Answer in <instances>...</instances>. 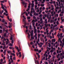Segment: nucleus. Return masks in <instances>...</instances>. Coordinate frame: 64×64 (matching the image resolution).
<instances>
[{
  "instance_id": "obj_42",
  "label": "nucleus",
  "mask_w": 64,
  "mask_h": 64,
  "mask_svg": "<svg viewBox=\"0 0 64 64\" xmlns=\"http://www.w3.org/2000/svg\"><path fill=\"white\" fill-rule=\"evenodd\" d=\"M0 18H3V16H1V15H0Z\"/></svg>"
},
{
  "instance_id": "obj_54",
  "label": "nucleus",
  "mask_w": 64,
  "mask_h": 64,
  "mask_svg": "<svg viewBox=\"0 0 64 64\" xmlns=\"http://www.w3.org/2000/svg\"><path fill=\"white\" fill-rule=\"evenodd\" d=\"M10 58V56H8L7 57V58L8 59H9Z\"/></svg>"
},
{
  "instance_id": "obj_62",
  "label": "nucleus",
  "mask_w": 64,
  "mask_h": 64,
  "mask_svg": "<svg viewBox=\"0 0 64 64\" xmlns=\"http://www.w3.org/2000/svg\"><path fill=\"white\" fill-rule=\"evenodd\" d=\"M13 60H16V57H14L13 58Z\"/></svg>"
},
{
  "instance_id": "obj_64",
  "label": "nucleus",
  "mask_w": 64,
  "mask_h": 64,
  "mask_svg": "<svg viewBox=\"0 0 64 64\" xmlns=\"http://www.w3.org/2000/svg\"><path fill=\"white\" fill-rule=\"evenodd\" d=\"M62 32H64V29H62Z\"/></svg>"
},
{
  "instance_id": "obj_32",
  "label": "nucleus",
  "mask_w": 64,
  "mask_h": 64,
  "mask_svg": "<svg viewBox=\"0 0 64 64\" xmlns=\"http://www.w3.org/2000/svg\"><path fill=\"white\" fill-rule=\"evenodd\" d=\"M30 6H28V9L30 10Z\"/></svg>"
},
{
  "instance_id": "obj_23",
  "label": "nucleus",
  "mask_w": 64,
  "mask_h": 64,
  "mask_svg": "<svg viewBox=\"0 0 64 64\" xmlns=\"http://www.w3.org/2000/svg\"><path fill=\"white\" fill-rule=\"evenodd\" d=\"M33 35V33H30V36H32Z\"/></svg>"
},
{
  "instance_id": "obj_48",
  "label": "nucleus",
  "mask_w": 64,
  "mask_h": 64,
  "mask_svg": "<svg viewBox=\"0 0 64 64\" xmlns=\"http://www.w3.org/2000/svg\"><path fill=\"white\" fill-rule=\"evenodd\" d=\"M28 29L26 30V33H28Z\"/></svg>"
},
{
  "instance_id": "obj_10",
  "label": "nucleus",
  "mask_w": 64,
  "mask_h": 64,
  "mask_svg": "<svg viewBox=\"0 0 64 64\" xmlns=\"http://www.w3.org/2000/svg\"><path fill=\"white\" fill-rule=\"evenodd\" d=\"M34 4H32L31 6V8H33L34 7Z\"/></svg>"
},
{
  "instance_id": "obj_16",
  "label": "nucleus",
  "mask_w": 64,
  "mask_h": 64,
  "mask_svg": "<svg viewBox=\"0 0 64 64\" xmlns=\"http://www.w3.org/2000/svg\"><path fill=\"white\" fill-rule=\"evenodd\" d=\"M11 55L12 56H15V54H14L13 53H12L11 54Z\"/></svg>"
},
{
  "instance_id": "obj_12",
  "label": "nucleus",
  "mask_w": 64,
  "mask_h": 64,
  "mask_svg": "<svg viewBox=\"0 0 64 64\" xmlns=\"http://www.w3.org/2000/svg\"><path fill=\"white\" fill-rule=\"evenodd\" d=\"M15 48L17 50H18L19 49V48H18V47H17V46H15Z\"/></svg>"
},
{
  "instance_id": "obj_24",
  "label": "nucleus",
  "mask_w": 64,
  "mask_h": 64,
  "mask_svg": "<svg viewBox=\"0 0 64 64\" xmlns=\"http://www.w3.org/2000/svg\"><path fill=\"white\" fill-rule=\"evenodd\" d=\"M56 23L57 25H58V24H59L58 22V21H56Z\"/></svg>"
},
{
  "instance_id": "obj_47",
  "label": "nucleus",
  "mask_w": 64,
  "mask_h": 64,
  "mask_svg": "<svg viewBox=\"0 0 64 64\" xmlns=\"http://www.w3.org/2000/svg\"><path fill=\"white\" fill-rule=\"evenodd\" d=\"M45 12L46 13H48V11L46 10H45Z\"/></svg>"
},
{
  "instance_id": "obj_31",
  "label": "nucleus",
  "mask_w": 64,
  "mask_h": 64,
  "mask_svg": "<svg viewBox=\"0 0 64 64\" xmlns=\"http://www.w3.org/2000/svg\"><path fill=\"white\" fill-rule=\"evenodd\" d=\"M1 8H2L3 9V10L4 9V7H3V6H2Z\"/></svg>"
},
{
  "instance_id": "obj_59",
  "label": "nucleus",
  "mask_w": 64,
  "mask_h": 64,
  "mask_svg": "<svg viewBox=\"0 0 64 64\" xmlns=\"http://www.w3.org/2000/svg\"><path fill=\"white\" fill-rule=\"evenodd\" d=\"M0 14L1 15H2V13L1 11L0 12Z\"/></svg>"
},
{
  "instance_id": "obj_45",
  "label": "nucleus",
  "mask_w": 64,
  "mask_h": 64,
  "mask_svg": "<svg viewBox=\"0 0 64 64\" xmlns=\"http://www.w3.org/2000/svg\"><path fill=\"white\" fill-rule=\"evenodd\" d=\"M34 15H35L36 16V12H35L34 13Z\"/></svg>"
},
{
  "instance_id": "obj_39",
  "label": "nucleus",
  "mask_w": 64,
  "mask_h": 64,
  "mask_svg": "<svg viewBox=\"0 0 64 64\" xmlns=\"http://www.w3.org/2000/svg\"><path fill=\"white\" fill-rule=\"evenodd\" d=\"M60 28H63V26H61L60 27Z\"/></svg>"
},
{
  "instance_id": "obj_36",
  "label": "nucleus",
  "mask_w": 64,
  "mask_h": 64,
  "mask_svg": "<svg viewBox=\"0 0 64 64\" xmlns=\"http://www.w3.org/2000/svg\"><path fill=\"white\" fill-rule=\"evenodd\" d=\"M30 44L31 45H32L33 44V42H30Z\"/></svg>"
},
{
  "instance_id": "obj_14",
  "label": "nucleus",
  "mask_w": 64,
  "mask_h": 64,
  "mask_svg": "<svg viewBox=\"0 0 64 64\" xmlns=\"http://www.w3.org/2000/svg\"><path fill=\"white\" fill-rule=\"evenodd\" d=\"M22 59H24V54H22Z\"/></svg>"
},
{
  "instance_id": "obj_19",
  "label": "nucleus",
  "mask_w": 64,
  "mask_h": 64,
  "mask_svg": "<svg viewBox=\"0 0 64 64\" xmlns=\"http://www.w3.org/2000/svg\"><path fill=\"white\" fill-rule=\"evenodd\" d=\"M60 38H62V36H61L62 35V33H60Z\"/></svg>"
},
{
  "instance_id": "obj_43",
  "label": "nucleus",
  "mask_w": 64,
  "mask_h": 64,
  "mask_svg": "<svg viewBox=\"0 0 64 64\" xmlns=\"http://www.w3.org/2000/svg\"><path fill=\"white\" fill-rule=\"evenodd\" d=\"M35 20H32V23H34V22H35Z\"/></svg>"
},
{
  "instance_id": "obj_49",
  "label": "nucleus",
  "mask_w": 64,
  "mask_h": 64,
  "mask_svg": "<svg viewBox=\"0 0 64 64\" xmlns=\"http://www.w3.org/2000/svg\"><path fill=\"white\" fill-rule=\"evenodd\" d=\"M50 17H49V16H48V19H50V18H51V16H50Z\"/></svg>"
},
{
  "instance_id": "obj_34",
  "label": "nucleus",
  "mask_w": 64,
  "mask_h": 64,
  "mask_svg": "<svg viewBox=\"0 0 64 64\" xmlns=\"http://www.w3.org/2000/svg\"><path fill=\"white\" fill-rule=\"evenodd\" d=\"M36 18V17L35 16H33V18L34 19H35Z\"/></svg>"
},
{
  "instance_id": "obj_38",
  "label": "nucleus",
  "mask_w": 64,
  "mask_h": 64,
  "mask_svg": "<svg viewBox=\"0 0 64 64\" xmlns=\"http://www.w3.org/2000/svg\"><path fill=\"white\" fill-rule=\"evenodd\" d=\"M33 27H34V29H35L36 28V26H33Z\"/></svg>"
},
{
  "instance_id": "obj_57",
  "label": "nucleus",
  "mask_w": 64,
  "mask_h": 64,
  "mask_svg": "<svg viewBox=\"0 0 64 64\" xmlns=\"http://www.w3.org/2000/svg\"><path fill=\"white\" fill-rule=\"evenodd\" d=\"M3 60L2 59H1L0 60L1 62H3Z\"/></svg>"
},
{
  "instance_id": "obj_5",
  "label": "nucleus",
  "mask_w": 64,
  "mask_h": 64,
  "mask_svg": "<svg viewBox=\"0 0 64 64\" xmlns=\"http://www.w3.org/2000/svg\"><path fill=\"white\" fill-rule=\"evenodd\" d=\"M60 56H61L62 55H64V52H62V53H61L60 54Z\"/></svg>"
},
{
  "instance_id": "obj_58",
  "label": "nucleus",
  "mask_w": 64,
  "mask_h": 64,
  "mask_svg": "<svg viewBox=\"0 0 64 64\" xmlns=\"http://www.w3.org/2000/svg\"><path fill=\"white\" fill-rule=\"evenodd\" d=\"M4 24H6V25H7V22H4Z\"/></svg>"
},
{
  "instance_id": "obj_51",
  "label": "nucleus",
  "mask_w": 64,
  "mask_h": 64,
  "mask_svg": "<svg viewBox=\"0 0 64 64\" xmlns=\"http://www.w3.org/2000/svg\"><path fill=\"white\" fill-rule=\"evenodd\" d=\"M28 20L30 19V17H28Z\"/></svg>"
},
{
  "instance_id": "obj_30",
  "label": "nucleus",
  "mask_w": 64,
  "mask_h": 64,
  "mask_svg": "<svg viewBox=\"0 0 64 64\" xmlns=\"http://www.w3.org/2000/svg\"><path fill=\"white\" fill-rule=\"evenodd\" d=\"M6 50H4V53L6 54Z\"/></svg>"
},
{
  "instance_id": "obj_8",
  "label": "nucleus",
  "mask_w": 64,
  "mask_h": 64,
  "mask_svg": "<svg viewBox=\"0 0 64 64\" xmlns=\"http://www.w3.org/2000/svg\"><path fill=\"white\" fill-rule=\"evenodd\" d=\"M56 41L55 39H52V42H55Z\"/></svg>"
},
{
  "instance_id": "obj_27",
  "label": "nucleus",
  "mask_w": 64,
  "mask_h": 64,
  "mask_svg": "<svg viewBox=\"0 0 64 64\" xmlns=\"http://www.w3.org/2000/svg\"><path fill=\"white\" fill-rule=\"evenodd\" d=\"M45 57L44 56L43 57V58L42 59V60H45Z\"/></svg>"
},
{
  "instance_id": "obj_56",
  "label": "nucleus",
  "mask_w": 64,
  "mask_h": 64,
  "mask_svg": "<svg viewBox=\"0 0 64 64\" xmlns=\"http://www.w3.org/2000/svg\"><path fill=\"white\" fill-rule=\"evenodd\" d=\"M53 54L54 55L56 54V52H54L53 53Z\"/></svg>"
},
{
  "instance_id": "obj_20",
  "label": "nucleus",
  "mask_w": 64,
  "mask_h": 64,
  "mask_svg": "<svg viewBox=\"0 0 64 64\" xmlns=\"http://www.w3.org/2000/svg\"><path fill=\"white\" fill-rule=\"evenodd\" d=\"M48 44H49L48 46L49 47H50L51 46V44L50 43H48Z\"/></svg>"
},
{
  "instance_id": "obj_21",
  "label": "nucleus",
  "mask_w": 64,
  "mask_h": 64,
  "mask_svg": "<svg viewBox=\"0 0 64 64\" xmlns=\"http://www.w3.org/2000/svg\"><path fill=\"white\" fill-rule=\"evenodd\" d=\"M22 4H23V5H24H24H26V3L24 2H22Z\"/></svg>"
},
{
  "instance_id": "obj_4",
  "label": "nucleus",
  "mask_w": 64,
  "mask_h": 64,
  "mask_svg": "<svg viewBox=\"0 0 64 64\" xmlns=\"http://www.w3.org/2000/svg\"><path fill=\"white\" fill-rule=\"evenodd\" d=\"M38 49H36V48H35L34 51L36 52H38Z\"/></svg>"
},
{
  "instance_id": "obj_18",
  "label": "nucleus",
  "mask_w": 64,
  "mask_h": 64,
  "mask_svg": "<svg viewBox=\"0 0 64 64\" xmlns=\"http://www.w3.org/2000/svg\"><path fill=\"white\" fill-rule=\"evenodd\" d=\"M47 52H46L44 54V56H45L46 55V54H47Z\"/></svg>"
},
{
  "instance_id": "obj_11",
  "label": "nucleus",
  "mask_w": 64,
  "mask_h": 64,
  "mask_svg": "<svg viewBox=\"0 0 64 64\" xmlns=\"http://www.w3.org/2000/svg\"><path fill=\"white\" fill-rule=\"evenodd\" d=\"M37 32V30L36 29V30H34V34H35Z\"/></svg>"
},
{
  "instance_id": "obj_46",
  "label": "nucleus",
  "mask_w": 64,
  "mask_h": 64,
  "mask_svg": "<svg viewBox=\"0 0 64 64\" xmlns=\"http://www.w3.org/2000/svg\"><path fill=\"white\" fill-rule=\"evenodd\" d=\"M9 48L10 49H12V47H11V46H10L9 47Z\"/></svg>"
},
{
  "instance_id": "obj_63",
  "label": "nucleus",
  "mask_w": 64,
  "mask_h": 64,
  "mask_svg": "<svg viewBox=\"0 0 64 64\" xmlns=\"http://www.w3.org/2000/svg\"><path fill=\"white\" fill-rule=\"evenodd\" d=\"M59 8V7L58 6V7H56V9H58Z\"/></svg>"
},
{
  "instance_id": "obj_1",
  "label": "nucleus",
  "mask_w": 64,
  "mask_h": 64,
  "mask_svg": "<svg viewBox=\"0 0 64 64\" xmlns=\"http://www.w3.org/2000/svg\"><path fill=\"white\" fill-rule=\"evenodd\" d=\"M34 61H35V63H36V62L37 63V64H39V61L38 60L37 61V60H34Z\"/></svg>"
},
{
  "instance_id": "obj_17",
  "label": "nucleus",
  "mask_w": 64,
  "mask_h": 64,
  "mask_svg": "<svg viewBox=\"0 0 64 64\" xmlns=\"http://www.w3.org/2000/svg\"><path fill=\"white\" fill-rule=\"evenodd\" d=\"M9 45L10 46H12L13 44H12L10 43V44H9Z\"/></svg>"
},
{
  "instance_id": "obj_35",
  "label": "nucleus",
  "mask_w": 64,
  "mask_h": 64,
  "mask_svg": "<svg viewBox=\"0 0 64 64\" xmlns=\"http://www.w3.org/2000/svg\"><path fill=\"white\" fill-rule=\"evenodd\" d=\"M0 48L1 49L2 48H3V46H2L0 45Z\"/></svg>"
},
{
  "instance_id": "obj_33",
  "label": "nucleus",
  "mask_w": 64,
  "mask_h": 64,
  "mask_svg": "<svg viewBox=\"0 0 64 64\" xmlns=\"http://www.w3.org/2000/svg\"><path fill=\"white\" fill-rule=\"evenodd\" d=\"M8 42L7 41H6V45H8Z\"/></svg>"
},
{
  "instance_id": "obj_6",
  "label": "nucleus",
  "mask_w": 64,
  "mask_h": 64,
  "mask_svg": "<svg viewBox=\"0 0 64 64\" xmlns=\"http://www.w3.org/2000/svg\"><path fill=\"white\" fill-rule=\"evenodd\" d=\"M20 42H18V44L19 45V48H20V50H21V48H20Z\"/></svg>"
},
{
  "instance_id": "obj_53",
  "label": "nucleus",
  "mask_w": 64,
  "mask_h": 64,
  "mask_svg": "<svg viewBox=\"0 0 64 64\" xmlns=\"http://www.w3.org/2000/svg\"><path fill=\"white\" fill-rule=\"evenodd\" d=\"M4 42L2 43V45H5V44H4Z\"/></svg>"
},
{
  "instance_id": "obj_44",
  "label": "nucleus",
  "mask_w": 64,
  "mask_h": 64,
  "mask_svg": "<svg viewBox=\"0 0 64 64\" xmlns=\"http://www.w3.org/2000/svg\"><path fill=\"white\" fill-rule=\"evenodd\" d=\"M35 39L36 40H37V37L36 36L35 37Z\"/></svg>"
},
{
  "instance_id": "obj_28",
  "label": "nucleus",
  "mask_w": 64,
  "mask_h": 64,
  "mask_svg": "<svg viewBox=\"0 0 64 64\" xmlns=\"http://www.w3.org/2000/svg\"><path fill=\"white\" fill-rule=\"evenodd\" d=\"M42 17L40 18V21H42Z\"/></svg>"
},
{
  "instance_id": "obj_13",
  "label": "nucleus",
  "mask_w": 64,
  "mask_h": 64,
  "mask_svg": "<svg viewBox=\"0 0 64 64\" xmlns=\"http://www.w3.org/2000/svg\"><path fill=\"white\" fill-rule=\"evenodd\" d=\"M58 28H54V30H58Z\"/></svg>"
},
{
  "instance_id": "obj_40",
  "label": "nucleus",
  "mask_w": 64,
  "mask_h": 64,
  "mask_svg": "<svg viewBox=\"0 0 64 64\" xmlns=\"http://www.w3.org/2000/svg\"><path fill=\"white\" fill-rule=\"evenodd\" d=\"M23 27H24V28H26V26L25 25H24V26L23 25Z\"/></svg>"
},
{
  "instance_id": "obj_50",
  "label": "nucleus",
  "mask_w": 64,
  "mask_h": 64,
  "mask_svg": "<svg viewBox=\"0 0 64 64\" xmlns=\"http://www.w3.org/2000/svg\"><path fill=\"white\" fill-rule=\"evenodd\" d=\"M41 52H42L41 50H40L39 51V53Z\"/></svg>"
},
{
  "instance_id": "obj_61",
  "label": "nucleus",
  "mask_w": 64,
  "mask_h": 64,
  "mask_svg": "<svg viewBox=\"0 0 64 64\" xmlns=\"http://www.w3.org/2000/svg\"><path fill=\"white\" fill-rule=\"evenodd\" d=\"M16 55H17V56H18L19 54L18 52H17L16 53Z\"/></svg>"
},
{
  "instance_id": "obj_37",
  "label": "nucleus",
  "mask_w": 64,
  "mask_h": 64,
  "mask_svg": "<svg viewBox=\"0 0 64 64\" xmlns=\"http://www.w3.org/2000/svg\"><path fill=\"white\" fill-rule=\"evenodd\" d=\"M33 12L34 13L35 12V11L34 10H34H33Z\"/></svg>"
},
{
  "instance_id": "obj_3",
  "label": "nucleus",
  "mask_w": 64,
  "mask_h": 64,
  "mask_svg": "<svg viewBox=\"0 0 64 64\" xmlns=\"http://www.w3.org/2000/svg\"><path fill=\"white\" fill-rule=\"evenodd\" d=\"M6 21L4 19H3L2 20V23H4V22H5Z\"/></svg>"
},
{
  "instance_id": "obj_25",
  "label": "nucleus",
  "mask_w": 64,
  "mask_h": 64,
  "mask_svg": "<svg viewBox=\"0 0 64 64\" xmlns=\"http://www.w3.org/2000/svg\"><path fill=\"white\" fill-rule=\"evenodd\" d=\"M7 52L8 54H10V50H9V51H8Z\"/></svg>"
},
{
  "instance_id": "obj_60",
  "label": "nucleus",
  "mask_w": 64,
  "mask_h": 64,
  "mask_svg": "<svg viewBox=\"0 0 64 64\" xmlns=\"http://www.w3.org/2000/svg\"><path fill=\"white\" fill-rule=\"evenodd\" d=\"M52 58H55V56H53Z\"/></svg>"
},
{
  "instance_id": "obj_55",
  "label": "nucleus",
  "mask_w": 64,
  "mask_h": 64,
  "mask_svg": "<svg viewBox=\"0 0 64 64\" xmlns=\"http://www.w3.org/2000/svg\"><path fill=\"white\" fill-rule=\"evenodd\" d=\"M9 21H10V22H11L12 21V19L11 18H10V20H9Z\"/></svg>"
},
{
  "instance_id": "obj_22",
  "label": "nucleus",
  "mask_w": 64,
  "mask_h": 64,
  "mask_svg": "<svg viewBox=\"0 0 64 64\" xmlns=\"http://www.w3.org/2000/svg\"><path fill=\"white\" fill-rule=\"evenodd\" d=\"M40 6H41L43 7V6H44V4H40Z\"/></svg>"
},
{
  "instance_id": "obj_41",
  "label": "nucleus",
  "mask_w": 64,
  "mask_h": 64,
  "mask_svg": "<svg viewBox=\"0 0 64 64\" xmlns=\"http://www.w3.org/2000/svg\"><path fill=\"white\" fill-rule=\"evenodd\" d=\"M6 33H4V36H6Z\"/></svg>"
},
{
  "instance_id": "obj_2",
  "label": "nucleus",
  "mask_w": 64,
  "mask_h": 64,
  "mask_svg": "<svg viewBox=\"0 0 64 64\" xmlns=\"http://www.w3.org/2000/svg\"><path fill=\"white\" fill-rule=\"evenodd\" d=\"M31 11H30L31 13L32 14L33 12L32 10H34V8H31Z\"/></svg>"
},
{
  "instance_id": "obj_29",
  "label": "nucleus",
  "mask_w": 64,
  "mask_h": 64,
  "mask_svg": "<svg viewBox=\"0 0 64 64\" xmlns=\"http://www.w3.org/2000/svg\"><path fill=\"white\" fill-rule=\"evenodd\" d=\"M30 16H32V14L31 13L30 14Z\"/></svg>"
},
{
  "instance_id": "obj_15",
  "label": "nucleus",
  "mask_w": 64,
  "mask_h": 64,
  "mask_svg": "<svg viewBox=\"0 0 64 64\" xmlns=\"http://www.w3.org/2000/svg\"><path fill=\"white\" fill-rule=\"evenodd\" d=\"M2 32H3V30H0V33H2Z\"/></svg>"
},
{
  "instance_id": "obj_26",
  "label": "nucleus",
  "mask_w": 64,
  "mask_h": 64,
  "mask_svg": "<svg viewBox=\"0 0 64 64\" xmlns=\"http://www.w3.org/2000/svg\"><path fill=\"white\" fill-rule=\"evenodd\" d=\"M7 18L8 20H10L9 16H7Z\"/></svg>"
},
{
  "instance_id": "obj_9",
  "label": "nucleus",
  "mask_w": 64,
  "mask_h": 64,
  "mask_svg": "<svg viewBox=\"0 0 64 64\" xmlns=\"http://www.w3.org/2000/svg\"><path fill=\"white\" fill-rule=\"evenodd\" d=\"M31 38L32 40V39H34V38L32 36H31Z\"/></svg>"
},
{
  "instance_id": "obj_7",
  "label": "nucleus",
  "mask_w": 64,
  "mask_h": 64,
  "mask_svg": "<svg viewBox=\"0 0 64 64\" xmlns=\"http://www.w3.org/2000/svg\"><path fill=\"white\" fill-rule=\"evenodd\" d=\"M45 26H46V28H48V24H45L44 25Z\"/></svg>"
},
{
  "instance_id": "obj_52",
  "label": "nucleus",
  "mask_w": 64,
  "mask_h": 64,
  "mask_svg": "<svg viewBox=\"0 0 64 64\" xmlns=\"http://www.w3.org/2000/svg\"><path fill=\"white\" fill-rule=\"evenodd\" d=\"M42 14H41L40 16H39V17H42Z\"/></svg>"
}]
</instances>
